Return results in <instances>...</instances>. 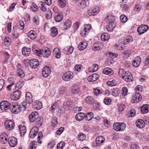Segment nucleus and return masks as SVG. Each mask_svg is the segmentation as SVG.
I'll return each instance as SVG.
<instances>
[{
  "label": "nucleus",
  "mask_w": 149,
  "mask_h": 149,
  "mask_svg": "<svg viewBox=\"0 0 149 149\" xmlns=\"http://www.w3.org/2000/svg\"><path fill=\"white\" fill-rule=\"evenodd\" d=\"M14 103L11 104L8 101H3L0 103V108L2 110L7 111L9 110L11 112L13 111V106Z\"/></svg>",
  "instance_id": "nucleus-1"
},
{
  "label": "nucleus",
  "mask_w": 149,
  "mask_h": 149,
  "mask_svg": "<svg viewBox=\"0 0 149 149\" xmlns=\"http://www.w3.org/2000/svg\"><path fill=\"white\" fill-rule=\"evenodd\" d=\"M27 102L25 101H23L20 106L19 105L16 103H14L13 106V111L12 112H19L20 111H24L27 108Z\"/></svg>",
  "instance_id": "nucleus-2"
},
{
  "label": "nucleus",
  "mask_w": 149,
  "mask_h": 149,
  "mask_svg": "<svg viewBox=\"0 0 149 149\" xmlns=\"http://www.w3.org/2000/svg\"><path fill=\"white\" fill-rule=\"evenodd\" d=\"M113 127L114 130L116 131H122L125 130L126 124L124 123L116 122L113 124Z\"/></svg>",
  "instance_id": "nucleus-3"
},
{
  "label": "nucleus",
  "mask_w": 149,
  "mask_h": 149,
  "mask_svg": "<svg viewBox=\"0 0 149 149\" xmlns=\"http://www.w3.org/2000/svg\"><path fill=\"white\" fill-rule=\"evenodd\" d=\"M74 74L72 72L68 71L65 72L62 76L63 80L65 81H68L73 77Z\"/></svg>",
  "instance_id": "nucleus-4"
},
{
  "label": "nucleus",
  "mask_w": 149,
  "mask_h": 149,
  "mask_svg": "<svg viewBox=\"0 0 149 149\" xmlns=\"http://www.w3.org/2000/svg\"><path fill=\"white\" fill-rule=\"evenodd\" d=\"M91 26L89 24H87L81 29L80 34L82 36L85 37L88 34V32L91 29Z\"/></svg>",
  "instance_id": "nucleus-5"
},
{
  "label": "nucleus",
  "mask_w": 149,
  "mask_h": 149,
  "mask_svg": "<svg viewBox=\"0 0 149 149\" xmlns=\"http://www.w3.org/2000/svg\"><path fill=\"white\" fill-rule=\"evenodd\" d=\"M39 52H37L38 56H40L43 55V57L45 58H48L50 55L51 54V51L48 48H46L45 49L43 50L41 49L38 51Z\"/></svg>",
  "instance_id": "nucleus-6"
},
{
  "label": "nucleus",
  "mask_w": 149,
  "mask_h": 149,
  "mask_svg": "<svg viewBox=\"0 0 149 149\" xmlns=\"http://www.w3.org/2000/svg\"><path fill=\"white\" fill-rule=\"evenodd\" d=\"M6 129L8 130H13L15 126V123L11 120H6L4 123Z\"/></svg>",
  "instance_id": "nucleus-7"
},
{
  "label": "nucleus",
  "mask_w": 149,
  "mask_h": 149,
  "mask_svg": "<svg viewBox=\"0 0 149 149\" xmlns=\"http://www.w3.org/2000/svg\"><path fill=\"white\" fill-rule=\"evenodd\" d=\"M148 29V26L146 25L141 24L137 28V31L138 34L141 35L146 32Z\"/></svg>",
  "instance_id": "nucleus-8"
},
{
  "label": "nucleus",
  "mask_w": 149,
  "mask_h": 149,
  "mask_svg": "<svg viewBox=\"0 0 149 149\" xmlns=\"http://www.w3.org/2000/svg\"><path fill=\"white\" fill-rule=\"evenodd\" d=\"M51 73L50 68L47 66H45L42 69V76L45 78L49 76Z\"/></svg>",
  "instance_id": "nucleus-9"
},
{
  "label": "nucleus",
  "mask_w": 149,
  "mask_h": 149,
  "mask_svg": "<svg viewBox=\"0 0 149 149\" xmlns=\"http://www.w3.org/2000/svg\"><path fill=\"white\" fill-rule=\"evenodd\" d=\"M21 95V91L18 90H16L11 94L10 98L12 100H16L20 98Z\"/></svg>",
  "instance_id": "nucleus-10"
},
{
  "label": "nucleus",
  "mask_w": 149,
  "mask_h": 149,
  "mask_svg": "<svg viewBox=\"0 0 149 149\" xmlns=\"http://www.w3.org/2000/svg\"><path fill=\"white\" fill-rule=\"evenodd\" d=\"M99 12V8L98 7H93L90 8L88 13L89 15L93 16L96 15Z\"/></svg>",
  "instance_id": "nucleus-11"
},
{
  "label": "nucleus",
  "mask_w": 149,
  "mask_h": 149,
  "mask_svg": "<svg viewBox=\"0 0 149 149\" xmlns=\"http://www.w3.org/2000/svg\"><path fill=\"white\" fill-rule=\"evenodd\" d=\"M39 129L38 127L35 126L33 127L30 131L29 136L31 138H33L37 135Z\"/></svg>",
  "instance_id": "nucleus-12"
},
{
  "label": "nucleus",
  "mask_w": 149,
  "mask_h": 149,
  "mask_svg": "<svg viewBox=\"0 0 149 149\" xmlns=\"http://www.w3.org/2000/svg\"><path fill=\"white\" fill-rule=\"evenodd\" d=\"M63 107L65 110L68 111L72 108L73 107V103L69 100L65 101L63 102Z\"/></svg>",
  "instance_id": "nucleus-13"
},
{
  "label": "nucleus",
  "mask_w": 149,
  "mask_h": 149,
  "mask_svg": "<svg viewBox=\"0 0 149 149\" xmlns=\"http://www.w3.org/2000/svg\"><path fill=\"white\" fill-rule=\"evenodd\" d=\"M8 142L10 146L14 147L17 144V139L14 136L8 138Z\"/></svg>",
  "instance_id": "nucleus-14"
},
{
  "label": "nucleus",
  "mask_w": 149,
  "mask_h": 149,
  "mask_svg": "<svg viewBox=\"0 0 149 149\" xmlns=\"http://www.w3.org/2000/svg\"><path fill=\"white\" fill-rule=\"evenodd\" d=\"M38 117V112H31L29 116V120L31 123L34 122Z\"/></svg>",
  "instance_id": "nucleus-15"
},
{
  "label": "nucleus",
  "mask_w": 149,
  "mask_h": 149,
  "mask_svg": "<svg viewBox=\"0 0 149 149\" xmlns=\"http://www.w3.org/2000/svg\"><path fill=\"white\" fill-rule=\"evenodd\" d=\"M103 43L100 42H97L94 43L92 47V49L95 51L101 49L103 47Z\"/></svg>",
  "instance_id": "nucleus-16"
},
{
  "label": "nucleus",
  "mask_w": 149,
  "mask_h": 149,
  "mask_svg": "<svg viewBox=\"0 0 149 149\" xmlns=\"http://www.w3.org/2000/svg\"><path fill=\"white\" fill-rule=\"evenodd\" d=\"M141 99V95L134 93L132 96L131 102L134 103H136L139 102Z\"/></svg>",
  "instance_id": "nucleus-17"
},
{
  "label": "nucleus",
  "mask_w": 149,
  "mask_h": 149,
  "mask_svg": "<svg viewBox=\"0 0 149 149\" xmlns=\"http://www.w3.org/2000/svg\"><path fill=\"white\" fill-rule=\"evenodd\" d=\"M8 138L7 134L6 133H3L0 135V141L3 144H5L8 142Z\"/></svg>",
  "instance_id": "nucleus-18"
},
{
  "label": "nucleus",
  "mask_w": 149,
  "mask_h": 149,
  "mask_svg": "<svg viewBox=\"0 0 149 149\" xmlns=\"http://www.w3.org/2000/svg\"><path fill=\"white\" fill-rule=\"evenodd\" d=\"M17 74L19 77H23L25 75L22 69L21 65L19 63L17 66Z\"/></svg>",
  "instance_id": "nucleus-19"
},
{
  "label": "nucleus",
  "mask_w": 149,
  "mask_h": 149,
  "mask_svg": "<svg viewBox=\"0 0 149 149\" xmlns=\"http://www.w3.org/2000/svg\"><path fill=\"white\" fill-rule=\"evenodd\" d=\"M29 64L31 68L35 69L38 66L39 62L37 59H33L30 60Z\"/></svg>",
  "instance_id": "nucleus-20"
},
{
  "label": "nucleus",
  "mask_w": 149,
  "mask_h": 149,
  "mask_svg": "<svg viewBox=\"0 0 149 149\" xmlns=\"http://www.w3.org/2000/svg\"><path fill=\"white\" fill-rule=\"evenodd\" d=\"M141 58L139 56L136 57L132 62V66L135 68L138 67L141 63Z\"/></svg>",
  "instance_id": "nucleus-21"
},
{
  "label": "nucleus",
  "mask_w": 149,
  "mask_h": 149,
  "mask_svg": "<svg viewBox=\"0 0 149 149\" xmlns=\"http://www.w3.org/2000/svg\"><path fill=\"white\" fill-rule=\"evenodd\" d=\"M49 111L52 112H58L59 111H61V110L59 109V107L57 102H55L50 107Z\"/></svg>",
  "instance_id": "nucleus-22"
},
{
  "label": "nucleus",
  "mask_w": 149,
  "mask_h": 149,
  "mask_svg": "<svg viewBox=\"0 0 149 149\" xmlns=\"http://www.w3.org/2000/svg\"><path fill=\"white\" fill-rule=\"evenodd\" d=\"M52 53L53 56L56 58H60L61 56V52L58 48H54L53 51Z\"/></svg>",
  "instance_id": "nucleus-23"
},
{
  "label": "nucleus",
  "mask_w": 149,
  "mask_h": 149,
  "mask_svg": "<svg viewBox=\"0 0 149 149\" xmlns=\"http://www.w3.org/2000/svg\"><path fill=\"white\" fill-rule=\"evenodd\" d=\"M122 79L126 82H130L132 81L133 77L131 73L129 72H127Z\"/></svg>",
  "instance_id": "nucleus-24"
},
{
  "label": "nucleus",
  "mask_w": 149,
  "mask_h": 149,
  "mask_svg": "<svg viewBox=\"0 0 149 149\" xmlns=\"http://www.w3.org/2000/svg\"><path fill=\"white\" fill-rule=\"evenodd\" d=\"M135 124L137 127L141 129L144 128L145 125V122L141 119L137 120L135 122Z\"/></svg>",
  "instance_id": "nucleus-25"
},
{
  "label": "nucleus",
  "mask_w": 149,
  "mask_h": 149,
  "mask_svg": "<svg viewBox=\"0 0 149 149\" xmlns=\"http://www.w3.org/2000/svg\"><path fill=\"white\" fill-rule=\"evenodd\" d=\"M107 22V29L109 32H111L116 26V22Z\"/></svg>",
  "instance_id": "nucleus-26"
},
{
  "label": "nucleus",
  "mask_w": 149,
  "mask_h": 149,
  "mask_svg": "<svg viewBox=\"0 0 149 149\" xmlns=\"http://www.w3.org/2000/svg\"><path fill=\"white\" fill-rule=\"evenodd\" d=\"M27 36L30 39L34 40L38 36L36 33L35 31L31 30L28 32Z\"/></svg>",
  "instance_id": "nucleus-27"
},
{
  "label": "nucleus",
  "mask_w": 149,
  "mask_h": 149,
  "mask_svg": "<svg viewBox=\"0 0 149 149\" xmlns=\"http://www.w3.org/2000/svg\"><path fill=\"white\" fill-rule=\"evenodd\" d=\"M98 77L99 76L97 74L94 73L89 76L87 78V80L90 82H93L97 80Z\"/></svg>",
  "instance_id": "nucleus-28"
},
{
  "label": "nucleus",
  "mask_w": 149,
  "mask_h": 149,
  "mask_svg": "<svg viewBox=\"0 0 149 149\" xmlns=\"http://www.w3.org/2000/svg\"><path fill=\"white\" fill-rule=\"evenodd\" d=\"M31 49L26 47H23L22 49V52L24 56H28L30 53Z\"/></svg>",
  "instance_id": "nucleus-29"
},
{
  "label": "nucleus",
  "mask_w": 149,
  "mask_h": 149,
  "mask_svg": "<svg viewBox=\"0 0 149 149\" xmlns=\"http://www.w3.org/2000/svg\"><path fill=\"white\" fill-rule=\"evenodd\" d=\"M105 141V139L103 136H98L95 140L97 146H100L101 144Z\"/></svg>",
  "instance_id": "nucleus-30"
},
{
  "label": "nucleus",
  "mask_w": 149,
  "mask_h": 149,
  "mask_svg": "<svg viewBox=\"0 0 149 149\" xmlns=\"http://www.w3.org/2000/svg\"><path fill=\"white\" fill-rule=\"evenodd\" d=\"M18 129L21 136H23L26 133V126L20 125L18 126Z\"/></svg>",
  "instance_id": "nucleus-31"
},
{
  "label": "nucleus",
  "mask_w": 149,
  "mask_h": 149,
  "mask_svg": "<svg viewBox=\"0 0 149 149\" xmlns=\"http://www.w3.org/2000/svg\"><path fill=\"white\" fill-rule=\"evenodd\" d=\"M87 42L86 41L81 42L78 46V49L80 51H82L84 50L87 46Z\"/></svg>",
  "instance_id": "nucleus-32"
},
{
  "label": "nucleus",
  "mask_w": 149,
  "mask_h": 149,
  "mask_svg": "<svg viewBox=\"0 0 149 149\" xmlns=\"http://www.w3.org/2000/svg\"><path fill=\"white\" fill-rule=\"evenodd\" d=\"M79 6L81 8H85L86 6L87 3H89L88 0H79Z\"/></svg>",
  "instance_id": "nucleus-33"
},
{
  "label": "nucleus",
  "mask_w": 149,
  "mask_h": 149,
  "mask_svg": "<svg viewBox=\"0 0 149 149\" xmlns=\"http://www.w3.org/2000/svg\"><path fill=\"white\" fill-rule=\"evenodd\" d=\"M33 105L34 108L37 110L40 109L42 107V103L37 100L34 102Z\"/></svg>",
  "instance_id": "nucleus-34"
},
{
  "label": "nucleus",
  "mask_w": 149,
  "mask_h": 149,
  "mask_svg": "<svg viewBox=\"0 0 149 149\" xmlns=\"http://www.w3.org/2000/svg\"><path fill=\"white\" fill-rule=\"evenodd\" d=\"M85 117V114L83 112H79L75 116L76 119L78 121H82Z\"/></svg>",
  "instance_id": "nucleus-35"
},
{
  "label": "nucleus",
  "mask_w": 149,
  "mask_h": 149,
  "mask_svg": "<svg viewBox=\"0 0 149 149\" xmlns=\"http://www.w3.org/2000/svg\"><path fill=\"white\" fill-rule=\"evenodd\" d=\"M25 99L26 101L29 103H31L33 102L32 96L31 93L29 92L26 93Z\"/></svg>",
  "instance_id": "nucleus-36"
},
{
  "label": "nucleus",
  "mask_w": 149,
  "mask_h": 149,
  "mask_svg": "<svg viewBox=\"0 0 149 149\" xmlns=\"http://www.w3.org/2000/svg\"><path fill=\"white\" fill-rule=\"evenodd\" d=\"M85 100V102L87 104H92L95 102L94 99L91 96L87 97Z\"/></svg>",
  "instance_id": "nucleus-37"
},
{
  "label": "nucleus",
  "mask_w": 149,
  "mask_h": 149,
  "mask_svg": "<svg viewBox=\"0 0 149 149\" xmlns=\"http://www.w3.org/2000/svg\"><path fill=\"white\" fill-rule=\"evenodd\" d=\"M74 48L72 46H67L66 48L63 49V51L65 54H71L73 52Z\"/></svg>",
  "instance_id": "nucleus-38"
},
{
  "label": "nucleus",
  "mask_w": 149,
  "mask_h": 149,
  "mask_svg": "<svg viewBox=\"0 0 149 149\" xmlns=\"http://www.w3.org/2000/svg\"><path fill=\"white\" fill-rule=\"evenodd\" d=\"M50 35L53 37L56 36L58 34L57 28L55 26L52 27L50 29Z\"/></svg>",
  "instance_id": "nucleus-39"
},
{
  "label": "nucleus",
  "mask_w": 149,
  "mask_h": 149,
  "mask_svg": "<svg viewBox=\"0 0 149 149\" xmlns=\"http://www.w3.org/2000/svg\"><path fill=\"white\" fill-rule=\"evenodd\" d=\"M63 16L62 13L57 14L54 17L55 21L57 22H59L63 19Z\"/></svg>",
  "instance_id": "nucleus-40"
},
{
  "label": "nucleus",
  "mask_w": 149,
  "mask_h": 149,
  "mask_svg": "<svg viewBox=\"0 0 149 149\" xmlns=\"http://www.w3.org/2000/svg\"><path fill=\"white\" fill-rule=\"evenodd\" d=\"M102 72L104 74L111 75L113 74V71L111 69L107 68L103 70Z\"/></svg>",
  "instance_id": "nucleus-41"
},
{
  "label": "nucleus",
  "mask_w": 149,
  "mask_h": 149,
  "mask_svg": "<svg viewBox=\"0 0 149 149\" xmlns=\"http://www.w3.org/2000/svg\"><path fill=\"white\" fill-rule=\"evenodd\" d=\"M80 90L79 86L76 85L72 86L71 89V92L73 94H76L79 92Z\"/></svg>",
  "instance_id": "nucleus-42"
},
{
  "label": "nucleus",
  "mask_w": 149,
  "mask_h": 149,
  "mask_svg": "<svg viewBox=\"0 0 149 149\" xmlns=\"http://www.w3.org/2000/svg\"><path fill=\"white\" fill-rule=\"evenodd\" d=\"M110 36L107 33H104L102 34L101 36V38L102 40L103 41H105L108 40Z\"/></svg>",
  "instance_id": "nucleus-43"
},
{
  "label": "nucleus",
  "mask_w": 149,
  "mask_h": 149,
  "mask_svg": "<svg viewBox=\"0 0 149 149\" xmlns=\"http://www.w3.org/2000/svg\"><path fill=\"white\" fill-rule=\"evenodd\" d=\"M133 40V39L132 37L130 36H128L124 38L123 41L124 43L127 44L130 43V42H132Z\"/></svg>",
  "instance_id": "nucleus-44"
},
{
  "label": "nucleus",
  "mask_w": 149,
  "mask_h": 149,
  "mask_svg": "<svg viewBox=\"0 0 149 149\" xmlns=\"http://www.w3.org/2000/svg\"><path fill=\"white\" fill-rule=\"evenodd\" d=\"M71 22L69 20H67L64 23L63 28L64 29L66 30L68 29L71 26Z\"/></svg>",
  "instance_id": "nucleus-45"
},
{
  "label": "nucleus",
  "mask_w": 149,
  "mask_h": 149,
  "mask_svg": "<svg viewBox=\"0 0 149 149\" xmlns=\"http://www.w3.org/2000/svg\"><path fill=\"white\" fill-rule=\"evenodd\" d=\"M98 70V66L96 64H93L92 66L89 68V70L90 72H93L97 71Z\"/></svg>",
  "instance_id": "nucleus-46"
},
{
  "label": "nucleus",
  "mask_w": 149,
  "mask_h": 149,
  "mask_svg": "<svg viewBox=\"0 0 149 149\" xmlns=\"http://www.w3.org/2000/svg\"><path fill=\"white\" fill-rule=\"evenodd\" d=\"M24 82V81H19L17 82L15 86V89L18 90L19 89H20L23 86Z\"/></svg>",
  "instance_id": "nucleus-47"
},
{
  "label": "nucleus",
  "mask_w": 149,
  "mask_h": 149,
  "mask_svg": "<svg viewBox=\"0 0 149 149\" xmlns=\"http://www.w3.org/2000/svg\"><path fill=\"white\" fill-rule=\"evenodd\" d=\"M131 51L129 50H125L123 52V57L125 58H127L129 57L131 54Z\"/></svg>",
  "instance_id": "nucleus-48"
},
{
  "label": "nucleus",
  "mask_w": 149,
  "mask_h": 149,
  "mask_svg": "<svg viewBox=\"0 0 149 149\" xmlns=\"http://www.w3.org/2000/svg\"><path fill=\"white\" fill-rule=\"evenodd\" d=\"M149 105L148 104H143L141 108V112H149Z\"/></svg>",
  "instance_id": "nucleus-49"
},
{
  "label": "nucleus",
  "mask_w": 149,
  "mask_h": 149,
  "mask_svg": "<svg viewBox=\"0 0 149 149\" xmlns=\"http://www.w3.org/2000/svg\"><path fill=\"white\" fill-rule=\"evenodd\" d=\"M134 90L135 93L140 95L141 93L143 91V88L141 86L138 85L135 87Z\"/></svg>",
  "instance_id": "nucleus-50"
},
{
  "label": "nucleus",
  "mask_w": 149,
  "mask_h": 149,
  "mask_svg": "<svg viewBox=\"0 0 149 149\" xmlns=\"http://www.w3.org/2000/svg\"><path fill=\"white\" fill-rule=\"evenodd\" d=\"M58 3L60 7L63 8L66 6V1L65 0H58Z\"/></svg>",
  "instance_id": "nucleus-51"
},
{
  "label": "nucleus",
  "mask_w": 149,
  "mask_h": 149,
  "mask_svg": "<svg viewBox=\"0 0 149 149\" xmlns=\"http://www.w3.org/2000/svg\"><path fill=\"white\" fill-rule=\"evenodd\" d=\"M93 117V112H87L86 114V119L88 121H90Z\"/></svg>",
  "instance_id": "nucleus-52"
},
{
  "label": "nucleus",
  "mask_w": 149,
  "mask_h": 149,
  "mask_svg": "<svg viewBox=\"0 0 149 149\" xmlns=\"http://www.w3.org/2000/svg\"><path fill=\"white\" fill-rule=\"evenodd\" d=\"M127 72L125 71L123 69H120L118 72L119 76L122 79L126 74Z\"/></svg>",
  "instance_id": "nucleus-53"
},
{
  "label": "nucleus",
  "mask_w": 149,
  "mask_h": 149,
  "mask_svg": "<svg viewBox=\"0 0 149 149\" xmlns=\"http://www.w3.org/2000/svg\"><path fill=\"white\" fill-rule=\"evenodd\" d=\"M4 56V61L3 62V63H8V59L10 57V55L7 52H5L3 53Z\"/></svg>",
  "instance_id": "nucleus-54"
},
{
  "label": "nucleus",
  "mask_w": 149,
  "mask_h": 149,
  "mask_svg": "<svg viewBox=\"0 0 149 149\" xmlns=\"http://www.w3.org/2000/svg\"><path fill=\"white\" fill-rule=\"evenodd\" d=\"M120 93L119 89L117 88H114L112 91V95L114 96H117Z\"/></svg>",
  "instance_id": "nucleus-55"
},
{
  "label": "nucleus",
  "mask_w": 149,
  "mask_h": 149,
  "mask_svg": "<svg viewBox=\"0 0 149 149\" xmlns=\"http://www.w3.org/2000/svg\"><path fill=\"white\" fill-rule=\"evenodd\" d=\"M77 137L78 139L81 141H84L86 138V135L81 133L78 135Z\"/></svg>",
  "instance_id": "nucleus-56"
},
{
  "label": "nucleus",
  "mask_w": 149,
  "mask_h": 149,
  "mask_svg": "<svg viewBox=\"0 0 149 149\" xmlns=\"http://www.w3.org/2000/svg\"><path fill=\"white\" fill-rule=\"evenodd\" d=\"M41 4L40 7V9L42 11H45L47 10L46 8V4L45 2H41Z\"/></svg>",
  "instance_id": "nucleus-57"
},
{
  "label": "nucleus",
  "mask_w": 149,
  "mask_h": 149,
  "mask_svg": "<svg viewBox=\"0 0 149 149\" xmlns=\"http://www.w3.org/2000/svg\"><path fill=\"white\" fill-rule=\"evenodd\" d=\"M38 136L37 138V141L39 143L41 144L42 142L41 140L42 139L43 137L42 133L41 132H40L38 133Z\"/></svg>",
  "instance_id": "nucleus-58"
},
{
  "label": "nucleus",
  "mask_w": 149,
  "mask_h": 149,
  "mask_svg": "<svg viewBox=\"0 0 149 149\" xmlns=\"http://www.w3.org/2000/svg\"><path fill=\"white\" fill-rule=\"evenodd\" d=\"M107 22H115L114 21V17L111 15H108L106 17Z\"/></svg>",
  "instance_id": "nucleus-59"
},
{
  "label": "nucleus",
  "mask_w": 149,
  "mask_h": 149,
  "mask_svg": "<svg viewBox=\"0 0 149 149\" xmlns=\"http://www.w3.org/2000/svg\"><path fill=\"white\" fill-rule=\"evenodd\" d=\"M65 146V143L63 141H61L57 144L56 149H63Z\"/></svg>",
  "instance_id": "nucleus-60"
},
{
  "label": "nucleus",
  "mask_w": 149,
  "mask_h": 149,
  "mask_svg": "<svg viewBox=\"0 0 149 149\" xmlns=\"http://www.w3.org/2000/svg\"><path fill=\"white\" fill-rule=\"evenodd\" d=\"M9 40L10 39L8 37H6L4 38V45L6 47H9L10 45L11 42Z\"/></svg>",
  "instance_id": "nucleus-61"
},
{
  "label": "nucleus",
  "mask_w": 149,
  "mask_h": 149,
  "mask_svg": "<svg viewBox=\"0 0 149 149\" xmlns=\"http://www.w3.org/2000/svg\"><path fill=\"white\" fill-rule=\"evenodd\" d=\"M93 93L95 95L98 96L99 94L102 93L101 90L99 87L93 88Z\"/></svg>",
  "instance_id": "nucleus-62"
},
{
  "label": "nucleus",
  "mask_w": 149,
  "mask_h": 149,
  "mask_svg": "<svg viewBox=\"0 0 149 149\" xmlns=\"http://www.w3.org/2000/svg\"><path fill=\"white\" fill-rule=\"evenodd\" d=\"M120 19L122 23H125L127 20V17L125 15H122L120 17Z\"/></svg>",
  "instance_id": "nucleus-63"
},
{
  "label": "nucleus",
  "mask_w": 149,
  "mask_h": 149,
  "mask_svg": "<svg viewBox=\"0 0 149 149\" xmlns=\"http://www.w3.org/2000/svg\"><path fill=\"white\" fill-rule=\"evenodd\" d=\"M31 9L33 12H36L38 10L37 6L34 3H32L31 6Z\"/></svg>",
  "instance_id": "nucleus-64"
}]
</instances>
